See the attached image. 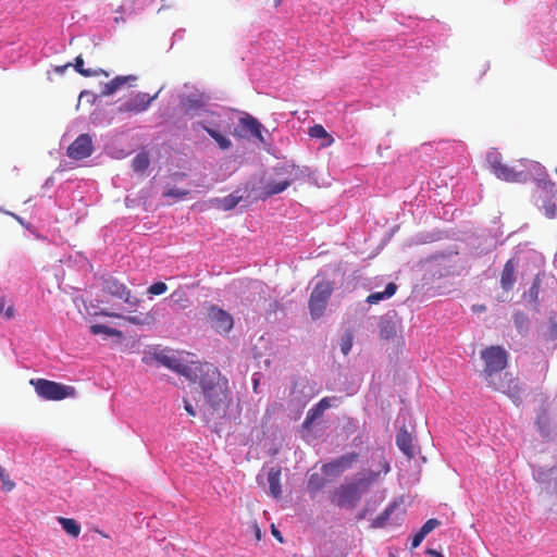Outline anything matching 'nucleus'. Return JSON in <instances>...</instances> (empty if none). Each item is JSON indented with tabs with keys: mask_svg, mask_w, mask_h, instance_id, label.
I'll list each match as a JSON object with an SVG mask.
<instances>
[{
	"mask_svg": "<svg viewBox=\"0 0 557 557\" xmlns=\"http://www.w3.org/2000/svg\"><path fill=\"white\" fill-rule=\"evenodd\" d=\"M149 164H150V160L146 152L138 153L133 159V162H132V166H133L134 171L139 172V173H143L144 171H146L148 169Z\"/></svg>",
	"mask_w": 557,
	"mask_h": 557,
	"instance_id": "c756f323",
	"label": "nucleus"
},
{
	"mask_svg": "<svg viewBox=\"0 0 557 557\" xmlns=\"http://www.w3.org/2000/svg\"><path fill=\"white\" fill-rule=\"evenodd\" d=\"M207 322L219 334H228L234 325L233 317L215 305L208 307Z\"/></svg>",
	"mask_w": 557,
	"mask_h": 557,
	"instance_id": "9d476101",
	"label": "nucleus"
},
{
	"mask_svg": "<svg viewBox=\"0 0 557 557\" xmlns=\"http://www.w3.org/2000/svg\"><path fill=\"white\" fill-rule=\"evenodd\" d=\"M334 290L333 283L330 281H320L310 294L308 308L313 320L320 319L327 306L330 297Z\"/></svg>",
	"mask_w": 557,
	"mask_h": 557,
	"instance_id": "39448f33",
	"label": "nucleus"
},
{
	"mask_svg": "<svg viewBox=\"0 0 557 557\" xmlns=\"http://www.w3.org/2000/svg\"><path fill=\"white\" fill-rule=\"evenodd\" d=\"M198 124L208 133L210 137H212L216 141L218 146L222 150H227L231 148L232 141L225 135H223L222 133L212 127L207 126L201 122Z\"/></svg>",
	"mask_w": 557,
	"mask_h": 557,
	"instance_id": "393cba45",
	"label": "nucleus"
},
{
	"mask_svg": "<svg viewBox=\"0 0 557 557\" xmlns=\"http://www.w3.org/2000/svg\"><path fill=\"white\" fill-rule=\"evenodd\" d=\"M72 64L71 63H67L65 65H62V66H57L55 67V72L60 73V74H63L65 72V70L71 66Z\"/></svg>",
	"mask_w": 557,
	"mask_h": 557,
	"instance_id": "864d4df0",
	"label": "nucleus"
},
{
	"mask_svg": "<svg viewBox=\"0 0 557 557\" xmlns=\"http://www.w3.org/2000/svg\"><path fill=\"white\" fill-rule=\"evenodd\" d=\"M382 470L384 473H387L389 471V465L387 461H384V463L382 466Z\"/></svg>",
	"mask_w": 557,
	"mask_h": 557,
	"instance_id": "6e6d98bb",
	"label": "nucleus"
},
{
	"mask_svg": "<svg viewBox=\"0 0 557 557\" xmlns=\"http://www.w3.org/2000/svg\"><path fill=\"white\" fill-rule=\"evenodd\" d=\"M396 445L409 459L416 457L417 451L412 443V436L405 428L400 429L398 432L396 436Z\"/></svg>",
	"mask_w": 557,
	"mask_h": 557,
	"instance_id": "dca6fc26",
	"label": "nucleus"
},
{
	"mask_svg": "<svg viewBox=\"0 0 557 557\" xmlns=\"http://www.w3.org/2000/svg\"><path fill=\"white\" fill-rule=\"evenodd\" d=\"M481 358L484 361L483 373L491 377L494 373L500 372L507 364V352L500 346H490L482 350Z\"/></svg>",
	"mask_w": 557,
	"mask_h": 557,
	"instance_id": "0eeeda50",
	"label": "nucleus"
},
{
	"mask_svg": "<svg viewBox=\"0 0 557 557\" xmlns=\"http://www.w3.org/2000/svg\"><path fill=\"white\" fill-rule=\"evenodd\" d=\"M73 66L77 73H79L81 75H83L85 77L99 76V75L109 76V74L102 69H96V70L85 69L84 67V59L82 55H77L75 58Z\"/></svg>",
	"mask_w": 557,
	"mask_h": 557,
	"instance_id": "5701e85b",
	"label": "nucleus"
},
{
	"mask_svg": "<svg viewBox=\"0 0 557 557\" xmlns=\"http://www.w3.org/2000/svg\"><path fill=\"white\" fill-rule=\"evenodd\" d=\"M556 174H557V166H556Z\"/></svg>",
	"mask_w": 557,
	"mask_h": 557,
	"instance_id": "680f3d73",
	"label": "nucleus"
},
{
	"mask_svg": "<svg viewBox=\"0 0 557 557\" xmlns=\"http://www.w3.org/2000/svg\"><path fill=\"white\" fill-rule=\"evenodd\" d=\"M114 22H115V23H120V22H124V20H123L122 17H115V18H114Z\"/></svg>",
	"mask_w": 557,
	"mask_h": 557,
	"instance_id": "bf43d9fd",
	"label": "nucleus"
},
{
	"mask_svg": "<svg viewBox=\"0 0 557 557\" xmlns=\"http://www.w3.org/2000/svg\"><path fill=\"white\" fill-rule=\"evenodd\" d=\"M188 194L189 190L187 189L170 188L164 193V196L171 198H183L186 197Z\"/></svg>",
	"mask_w": 557,
	"mask_h": 557,
	"instance_id": "58836bf2",
	"label": "nucleus"
},
{
	"mask_svg": "<svg viewBox=\"0 0 557 557\" xmlns=\"http://www.w3.org/2000/svg\"><path fill=\"white\" fill-rule=\"evenodd\" d=\"M395 334L394 325L392 323H386L381 326V335L384 338H389Z\"/></svg>",
	"mask_w": 557,
	"mask_h": 557,
	"instance_id": "37998d69",
	"label": "nucleus"
},
{
	"mask_svg": "<svg viewBox=\"0 0 557 557\" xmlns=\"http://www.w3.org/2000/svg\"><path fill=\"white\" fill-rule=\"evenodd\" d=\"M101 315L123 319L124 321L134 324V325H147L153 321V317L150 313H139L135 315H123L116 312H110L102 310L100 311Z\"/></svg>",
	"mask_w": 557,
	"mask_h": 557,
	"instance_id": "a211bd4d",
	"label": "nucleus"
},
{
	"mask_svg": "<svg viewBox=\"0 0 557 557\" xmlns=\"http://www.w3.org/2000/svg\"><path fill=\"white\" fill-rule=\"evenodd\" d=\"M552 334L555 336L557 335V325L556 324L552 325Z\"/></svg>",
	"mask_w": 557,
	"mask_h": 557,
	"instance_id": "4d7b16f0",
	"label": "nucleus"
},
{
	"mask_svg": "<svg viewBox=\"0 0 557 557\" xmlns=\"http://www.w3.org/2000/svg\"><path fill=\"white\" fill-rule=\"evenodd\" d=\"M115 91H116V90H115L114 86H113V85H111V83L109 82V83H107V84L104 85V88H103V90H102V92H101V94H102L103 96H110V95L114 94Z\"/></svg>",
	"mask_w": 557,
	"mask_h": 557,
	"instance_id": "8fccbe9b",
	"label": "nucleus"
},
{
	"mask_svg": "<svg viewBox=\"0 0 557 557\" xmlns=\"http://www.w3.org/2000/svg\"><path fill=\"white\" fill-rule=\"evenodd\" d=\"M424 535L420 533L419 531L413 535L412 542H411V548H417L421 542L424 540Z\"/></svg>",
	"mask_w": 557,
	"mask_h": 557,
	"instance_id": "a18cd8bd",
	"label": "nucleus"
},
{
	"mask_svg": "<svg viewBox=\"0 0 557 557\" xmlns=\"http://www.w3.org/2000/svg\"><path fill=\"white\" fill-rule=\"evenodd\" d=\"M556 190V184L552 182L547 175L536 181V188L533 196L536 205L544 209V214L547 219H554L557 215Z\"/></svg>",
	"mask_w": 557,
	"mask_h": 557,
	"instance_id": "f03ea898",
	"label": "nucleus"
},
{
	"mask_svg": "<svg viewBox=\"0 0 557 557\" xmlns=\"http://www.w3.org/2000/svg\"><path fill=\"white\" fill-rule=\"evenodd\" d=\"M0 481L2 482L3 488L8 492L15 487V483L10 479L5 469L0 466Z\"/></svg>",
	"mask_w": 557,
	"mask_h": 557,
	"instance_id": "e433bc0d",
	"label": "nucleus"
},
{
	"mask_svg": "<svg viewBox=\"0 0 557 557\" xmlns=\"http://www.w3.org/2000/svg\"><path fill=\"white\" fill-rule=\"evenodd\" d=\"M166 289H168V286L165 283L157 282L149 286L148 293L150 295L157 296V295H161V294L165 293Z\"/></svg>",
	"mask_w": 557,
	"mask_h": 557,
	"instance_id": "4c0bfd02",
	"label": "nucleus"
},
{
	"mask_svg": "<svg viewBox=\"0 0 557 557\" xmlns=\"http://www.w3.org/2000/svg\"><path fill=\"white\" fill-rule=\"evenodd\" d=\"M162 366L187 377L191 374V368L182 362L175 355L168 354L165 358L162 359Z\"/></svg>",
	"mask_w": 557,
	"mask_h": 557,
	"instance_id": "6ab92c4d",
	"label": "nucleus"
},
{
	"mask_svg": "<svg viewBox=\"0 0 557 557\" xmlns=\"http://www.w3.org/2000/svg\"><path fill=\"white\" fill-rule=\"evenodd\" d=\"M308 134L311 138L322 139V147H329L334 141L333 137L320 124H315L312 127H310Z\"/></svg>",
	"mask_w": 557,
	"mask_h": 557,
	"instance_id": "b1692460",
	"label": "nucleus"
},
{
	"mask_svg": "<svg viewBox=\"0 0 557 557\" xmlns=\"http://www.w3.org/2000/svg\"><path fill=\"white\" fill-rule=\"evenodd\" d=\"M0 314H2L5 319H13L15 315L14 305L7 300L4 296L0 298Z\"/></svg>",
	"mask_w": 557,
	"mask_h": 557,
	"instance_id": "2f4dec72",
	"label": "nucleus"
},
{
	"mask_svg": "<svg viewBox=\"0 0 557 557\" xmlns=\"http://www.w3.org/2000/svg\"><path fill=\"white\" fill-rule=\"evenodd\" d=\"M354 483L358 484V490L361 491V494L367 492L372 485V482L364 474L359 476L358 480L355 481Z\"/></svg>",
	"mask_w": 557,
	"mask_h": 557,
	"instance_id": "ea45409f",
	"label": "nucleus"
},
{
	"mask_svg": "<svg viewBox=\"0 0 557 557\" xmlns=\"http://www.w3.org/2000/svg\"><path fill=\"white\" fill-rule=\"evenodd\" d=\"M516 272L517 264L515 260H507L500 273V286L505 292H510L513 288L517 281Z\"/></svg>",
	"mask_w": 557,
	"mask_h": 557,
	"instance_id": "2eb2a0df",
	"label": "nucleus"
},
{
	"mask_svg": "<svg viewBox=\"0 0 557 557\" xmlns=\"http://www.w3.org/2000/svg\"><path fill=\"white\" fill-rule=\"evenodd\" d=\"M239 124L260 143H264L262 135L263 125L256 117L248 114L239 120Z\"/></svg>",
	"mask_w": 557,
	"mask_h": 557,
	"instance_id": "412c9836",
	"label": "nucleus"
},
{
	"mask_svg": "<svg viewBox=\"0 0 557 557\" xmlns=\"http://www.w3.org/2000/svg\"><path fill=\"white\" fill-rule=\"evenodd\" d=\"M359 459L357 453H349L322 466L321 470L325 475L337 476L345 470L350 469Z\"/></svg>",
	"mask_w": 557,
	"mask_h": 557,
	"instance_id": "9b49d317",
	"label": "nucleus"
},
{
	"mask_svg": "<svg viewBox=\"0 0 557 557\" xmlns=\"http://www.w3.org/2000/svg\"><path fill=\"white\" fill-rule=\"evenodd\" d=\"M361 491L354 482L339 485L332 494L331 500L338 507L354 508L361 499Z\"/></svg>",
	"mask_w": 557,
	"mask_h": 557,
	"instance_id": "1a4fd4ad",
	"label": "nucleus"
},
{
	"mask_svg": "<svg viewBox=\"0 0 557 557\" xmlns=\"http://www.w3.org/2000/svg\"><path fill=\"white\" fill-rule=\"evenodd\" d=\"M200 386L208 405L213 410H225L228 407V381L216 368L206 367L201 370Z\"/></svg>",
	"mask_w": 557,
	"mask_h": 557,
	"instance_id": "f257e3e1",
	"label": "nucleus"
},
{
	"mask_svg": "<svg viewBox=\"0 0 557 557\" xmlns=\"http://www.w3.org/2000/svg\"><path fill=\"white\" fill-rule=\"evenodd\" d=\"M324 411L315 404L309 411L305 418L302 426L309 429L311 424L323 416Z\"/></svg>",
	"mask_w": 557,
	"mask_h": 557,
	"instance_id": "7c9ffc66",
	"label": "nucleus"
},
{
	"mask_svg": "<svg viewBox=\"0 0 557 557\" xmlns=\"http://www.w3.org/2000/svg\"><path fill=\"white\" fill-rule=\"evenodd\" d=\"M275 173L278 177H284L289 182L299 181L308 175V169L296 164H284L283 166L276 168Z\"/></svg>",
	"mask_w": 557,
	"mask_h": 557,
	"instance_id": "4468645a",
	"label": "nucleus"
},
{
	"mask_svg": "<svg viewBox=\"0 0 557 557\" xmlns=\"http://www.w3.org/2000/svg\"><path fill=\"white\" fill-rule=\"evenodd\" d=\"M326 485V481L319 473H313L308 480V491L311 494H315Z\"/></svg>",
	"mask_w": 557,
	"mask_h": 557,
	"instance_id": "c85d7f7f",
	"label": "nucleus"
},
{
	"mask_svg": "<svg viewBox=\"0 0 557 557\" xmlns=\"http://www.w3.org/2000/svg\"><path fill=\"white\" fill-rule=\"evenodd\" d=\"M58 522L69 535L77 537L81 534V525L75 519L58 517Z\"/></svg>",
	"mask_w": 557,
	"mask_h": 557,
	"instance_id": "bb28decb",
	"label": "nucleus"
},
{
	"mask_svg": "<svg viewBox=\"0 0 557 557\" xmlns=\"http://www.w3.org/2000/svg\"><path fill=\"white\" fill-rule=\"evenodd\" d=\"M158 92L149 96L145 92H138L119 107L120 112L140 113L148 109L150 103L157 98Z\"/></svg>",
	"mask_w": 557,
	"mask_h": 557,
	"instance_id": "ddd939ff",
	"label": "nucleus"
},
{
	"mask_svg": "<svg viewBox=\"0 0 557 557\" xmlns=\"http://www.w3.org/2000/svg\"><path fill=\"white\" fill-rule=\"evenodd\" d=\"M289 186V182L286 181L284 177H280L278 181H270L269 183H267V185L263 186L260 194V198L265 200L274 195L283 193Z\"/></svg>",
	"mask_w": 557,
	"mask_h": 557,
	"instance_id": "aec40b11",
	"label": "nucleus"
},
{
	"mask_svg": "<svg viewBox=\"0 0 557 557\" xmlns=\"http://www.w3.org/2000/svg\"><path fill=\"white\" fill-rule=\"evenodd\" d=\"M184 408L186 410V412L191 416V417H195L196 416V412H195V409L193 407V405L190 404V401L186 398H184Z\"/></svg>",
	"mask_w": 557,
	"mask_h": 557,
	"instance_id": "de8ad7c7",
	"label": "nucleus"
},
{
	"mask_svg": "<svg viewBox=\"0 0 557 557\" xmlns=\"http://www.w3.org/2000/svg\"><path fill=\"white\" fill-rule=\"evenodd\" d=\"M555 491L557 492V480H556V483H555Z\"/></svg>",
	"mask_w": 557,
	"mask_h": 557,
	"instance_id": "052dcab7",
	"label": "nucleus"
},
{
	"mask_svg": "<svg viewBox=\"0 0 557 557\" xmlns=\"http://www.w3.org/2000/svg\"><path fill=\"white\" fill-rule=\"evenodd\" d=\"M281 472L280 467H272L268 472L269 488L274 498H280L282 495Z\"/></svg>",
	"mask_w": 557,
	"mask_h": 557,
	"instance_id": "4be33fe9",
	"label": "nucleus"
},
{
	"mask_svg": "<svg viewBox=\"0 0 557 557\" xmlns=\"http://www.w3.org/2000/svg\"><path fill=\"white\" fill-rule=\"evenodd\" d=\"M486 161L494 175L508 183H525L528 174L524 171H517L502 161V154L497 150L488 151Z\"/></svg>",
	"mask_w": 557,
	"mask_h": 557,
	"instance_id": "20e7f679",
	"label": "nucleus"
},
{
	"mask_svg": "<svg viewBox=\"0 0 557 557\" xmlns=\"http://www.w3.org/2000/svg\"><path fill=\"white\" fill-rule=\"evenodd\" d=\"M354 335L351 332H346L341 341V350L344 355H348L352 347Z\"/></svg>",
	"mask_w": 557,
	"mask_h": 557,
	"instance_id": "f704fd0d",
	"label": "nucleus"
},
{
	"mask_svg": "<svg viewBox=\"0 0 557 557\" xmlns=\"http://www.w3.org/2000/svg\"><path fill=\"white\" fill-rule=\"evenodd\" d=\"M90 333L94 335L104 334L106 336H116L119 338L123 337L122 331L103 324H92L90 326Z\"/></svg>",
	"mask_w": 557,
	"mask_h": 557,
	"instance_id": "cd10ccee",
	"label": "nucleus"
},
{
	"mask_svg": "<svg viewBox=\"0 0 557 557\" xmlns=\"http://www.w3.org/2000/svg\"><path fill=\"white\" fill-rule=\"evenodd\" d=\"M363 474L372 482V484H374L375 482L379 481L381 472L380 471L375 472V471L370 470Z\"/></svg>",
	"mask_w": 557,
	"mask_h": 557,
	"instance_id": "49530a36",
	"label": "nucleus"
},
{
	"mask_svg": "<svg viewBox=\"0 0 557 557\" xmlns=\"http://www.w3.org/2000/svg\"><path fill=\"white\" fill-rule=\"evenodd\" d=\"M252 529L255 532L256 540L260 541L261 540V530H260L259 525L257 523H253Z\"/></svg>",
	"mask_w": 557,
	"mask_h": 557,
	"instance_id": "603ef678",
	"label": "nucleus"
},
{
	"mask_svg": "<svg viewBox=\"0 0 557 557\" xmlns=\"http://www.w3.org/2000/svg\"><path fill=\"white\" fill-rule=\"evenodd\" d=\"M208 102L209 97L198 89L180 96V107L183 113L189 117H194L206 111Z\"/></svg>",
	"mask_w": 557,
	"mask_h": 557,
	"instance_id": "6e6552de",
	"label": "nucleus"
},
{
	"mask_svg": "<svg viewBox=\"0 0 557 557\" xmlns=\"http://www.w3.org/2000/svg\"><path fill=\"white\" fill-rule=\"evenodd\" d=\"M166 355L168 352L164 350L154 349L153 351H148L145 354L143 362L146 364H151L153 361H156L162 364V359L165 358Z\"/></svg>",
	"mask_w": 557,
	"mask_h": 557,
	"instance_id": "473e14b6",
	"label": "nucleus"
},
{
	"mask_svg": "<svg viewBox=\"0 0 557 557\" xmlns=\"http://www.w3.org/2000/svg\"><path fill=\"white\" fill-rule=\"evenodd\" d=\"M30 384L34 386L38 396L46 400L57 401L72 398L76 395L75 387L46 379H33L30 380Z\"/></svg>",
	"mask_w": 557,
	"mask_h": 557,
	"instance_id": "7ed1b4c3",
	"label": "nucleus"
},
{
	"mask_svg": "<svg viewBox=\"0 0 557 557\" xmlns=\"http://www.w3.org/2000/svg\"><path fill=\"white\" fill-rule=\"evenodd\" d=\"M392 512L391 508L385 509L379 517H376L373 521V527L381 528L384 525V522L388 519Z\"/></svg>",
	"mask_w": 557,
	"mask_h": 557,
	"instance_id": "a19ab883",
	"label": "nucleus"
},
{
	"mask_svg": "<svg viewBox=\"0 0 557 557\" xmlns=\"http://www.w3.org/2000/svg\"><path fill=\"white\" fill-rule=\"evenodd\" d=\"M129 79H135L134 76H116L112 81H110L111 85L114 86L115 90L120 89L124 84H126Z\"/></svg>",
	"mask_w": 557,
	"mask_h": 557,
	"instance_id": "79ce46f5",
	"label": "nucleus"
},
{
	"mask_svg": "<svg viewBox=\"0 0 557 557\" xmlns=\"http://www.w3.org/2000/svg\"><path fill=\"white\" fill-rule=\"evenodd\" d=\"M557 471L556 467L541 468L535 474V480L541 484H547L550 481V476Z\"/></svg>",
	"mask_w": 557,
	"mask_h": 557,
	"instance_id": "72a5a7b5",
	"label": "nucleus"
},
{
	"mask_svg": "<svg viewBox=\"0 0 557 557\" xmlns=\"http://www.w3.org/2000/svg\"><path fill=\"white\" fill-rule=\"evenodd\" d=\"M397 290V285L395 283H388L385 287L384 292H375L370 294L367 297V302L370 305H375L379 301L392 297Z\"/></svg>",
	"mask_w": 557,
	"mask_h": 557,
	"instance_id": "a878e982",
	"label": "nucleus"
},
{
	"mask_svg": "<svg viewBox=\"0 0 557 557\" xmlns=\"http://www.w3.org/2000/svg\"><path fill=\"white\" fill-rule=\"evenodd\" d=\"M271 533L278 542L283 543V536L274 524L271 525Z\"/></svg>",
	"mask_w": 557,
	"mask_h": 557,
	"instance_id": "3c124183",
	"label": "nucleus"
},
{
	"mask_svg": "<svg viewBox=\"0 0 557 557\" xmlns=\"http://www.w3.org/2000/svg\"><path fill=\"white\" fill-rule=\"evenodd\" d=\"M441 525V521L432 518L425 521V523L421 527L419 530L420 533H422L424 536H426L429 533H431L433 530H435L437 527Z\"/></svg>",
	"mask_w": 557,
	"mask_h": 557,
	"instance_id": "c9c22d12",
	"label": "nucleus"
},
{
	"mask_svg": "<svg viewBox=\"0 0 557 557\" xmlns=\"http://www.w3.org/2000/svg\"><path fill=\"white\" fill-rule=\"evenodd\" d=\"M428 553L431 555V557H445L443 554L436 552L435 549H429Z\"/></svg>",
	"mask_w": 557,
	"mask_h": 557,
	"instance_id": "5fc2aeb1",
	"label": "nucleus"
},
{
	"mask_svg": "<svg viewBox=\"0 0 557 557\" xmlns=\"http://www.w3.org/2000/svg\"><path fill=\"white\" fill-rule=\"evenodd\" d=\"M539 288H540V281L536 278L533 283V285L531 286L530 288V294L531 296L536 299L537 297V294H539Z\"/></svg>",
	"mask_w": 557,
	"mask_h": 557,
	"instance_id": "09e8293b",
	"label": "nucleus"
},
{
	"mask_svg": "<svg viewBox=\"0 0 557 557\" xmlns=\"http://www.w3.org/2000/svg\"><path fill=\"white\" fill-rule=\"evenodd\" d=\"M243 200V196L238 195V193H233L223 198H212L209 200V205L212 208L220 209L223 211H230L234 209L240 201Z\"/></svg>",
	"mask_w": 557,
	"mask_h": 557,
	"instance_id": "f3484780",
	"label": "nucleus"
},
{
	"mask_svg": "<svg viewBox=\"0 0 557 557\" xmlns=\"http://www.w3.org/2000/svg\"><path fill=\"white\" fill-rule=\"evenodd\" d=\"M94 151L91 137L88 134H81L69 147L67 156L74 160H83L91 156Z\"/></svg>",
	"mask_w": 557,
	"mask_h": 557,
	"instance_id": "f8f14e48",
	"label": "nucleus"
},
{
	"mask_svg": "<svg viewBox=\"0 0 557 557\" xmlns=\"http://www.w3.org/2000/svg\"><path fill=\"white\" fill-rule=\"evenodd\" d=\"M336 397H324L319 403L318 406L325 411L326 409L333 406V400H336Z\"/></svg>",
	"mask_w": 557,
	"mask_h": 557,
	"instance_id": "c03bdc74",
	"label": "nucleus"
},
{
	"mask_svg": "<svg viewBox=\"0 0 557 557\" xmlns=\"http://www.w3.org/2000/svg\"><path fill=\"white\" fill-rule=\"evenodd\" d=\"M283 0H274V7L277 8L281 5Z\"/></svg>",
	"mask_w": 557,
	"mask_h": 557,
	"instance_id": "13d9d810",
	"label": "nucleus"
},
{
	"mask_svg": "<svg viewBox=\"0 0 557 557\" xmlns=\"http://www.w3.org/2000/svg\"><path fill=\"white\" fill-rule=\"evenodd\" d=\"M101 282L102 292L110 297L120 299L131 307H137L140 304V299L133 296L132 290L116 277L103 275Z\"/></svg>",
	"mask_w": 557,
	"mask_h": 557,
	"instance_id": "423d86ee",
	"label": "nucleus"
}]
</instances>
